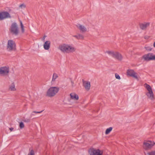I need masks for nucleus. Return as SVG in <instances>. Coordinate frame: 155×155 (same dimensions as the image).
Here are the masks:
<instances>
[{
    "mask_svg": "<svg viewBox=\"0 0 155 155\" xmlns=\"http://www.w3.org/2000/svg\"><path fill=\"white\" fill-rule=\"evenodd\" d=\"M148 155H155V150H152L148 153Z\"/></svg>",
    "mask_w": 155,
    "mask_h": 155,
    "instance_id": "25",
    "label": "nucleus"
},
{
    "mask_svg": "<svg viewBox=\"0 0 155 155\" xmlns=\"http://www.w3.org/2000/svg\"><path fill=\"white\" fill-rule=\"evenodd\" d=\"M9 72V68L8 66H4L0 68V74L4 75H7Z\"/></svg>",
    "mask_w": 155,
    "mask_h": 155,
    "instance_id": "10",
    "label": "nucleus"
},
{
    "mask_svg": "<svg viewBox=\"0 0 155 155\" xmlns=\"http://www.w3.org/2000/svg\"><path fill=\"white\" fill-rule=\"evenodd\" d=\"M73 37H74L78 39H83L84 38V37L83 35L80 34H78L77 35H74Z\"/></svg>",
    "mask_w": 155,
    "mask_h": 155,
    "instance_id": "19",
    "label": "nucleus"
},
{
    "mask_svg": "<svg viewBox=\"0 0 155 155\" xmlns=\"http://www.w3.org/2000/svg\"><path fill=\"white\" fill-rule=\"evenodd\" d=\"M58 75L55 73L53 74V78L52 80V81L54 82L55 81L56 79L58 78Z\"/></svg>",
    "mask_w": 155,
    "mask_h": 155,
    "instance_id": "21",
    "label": "nucleus"
},
{
    "mask_svg": "<svg viewBox=\"0 0 155 155\" xmlns=\"http://www.w3.org/2000/svg\"><path fill=\"white\" fill-rule=\"evenodd\" d=\"M144 86L146 89L145 94L147 98L151 100H153L155 98L152 87L149 84L145 83Z\"/></svg>",
    "mask_w": 155,
    "mask_h": 155,
    "instance_id": "2",
    "label": "nucleus"
},
{
    "mask_svg": "<svg viewBox=\"0 0 155 155\" xmlns=\"http://www.w3.org/2000/svg\"><path fill=\"white\" fill-rule=\"evenodd\" d=\"M9 130H10L11 131H12L13 130V128H9Z\"/></svg>",
    "mask_w": 155,
    "mask_h": 155,
    "instance_id": "33",
    "label": "nucleus"
},
{
    "mask_svg": "<svg viewBox=\"0 0 155 155\" xmlns=\"http://www.w3.org/2000/svg\"><path fill=\"white\" fill-rule=\"evenodd\" d=\"M115 76L116 78L117 79H118V80H120V76L118 74H115Z\"/></svg>",
    "mask_w": 155,
    "mask_h": 155,
    "instance_id": "29",
    "label": "nucleus"
},
{
    "mask_svg": "<svg viewBox=\"0 0 155 155\" xmlns=\"http://www.w3.org/2000/svg\"><path fill=\"white\" fill-rule=\"evenodd\" d=\"M59 88L58 87H50L46 92V95L50 97H52L58 92Z\"/></svg>",
    "mask_w": 155,
    "mask_h": 155,
    "instance_id": "4",
    "label": "nucleus"
},
{
    "mask_svg": "<svg viewBox=\"0 0 155 155\" xmlns=\"http://www.w3.org/2000/svg\"><path fill=\"white\" fill-rule=\"evenodd\" d=\"M28 155H35L34 151L33 150H31Z\"/></svg>",
    "mask_w": 155,
    "mask_h": 155,
    "instance_id": "26",
    "label": "nucleus"
},
{
    "mask_svg": "<svg viewBox=\"0 0 155 155\" xmlns=\"http://www.w3.org/2000/svg\"><path fill=\"white\" fill-rule=\"evenodd\" d=\"M19 127L21 129H22L24 127V125L23 122H21L20 123Z\"/></svg>",
    "mask_w": 155,
    "mask_h": 155,
    "instance_id": "28",
    "label": "nucleus"
},
{
    "mask_svg": "<svg viewBox=\"0 0 155 155\" xmlns=\"http://www.w3.org/2000/svg\"><path fill=\"white\" fill-rule=\"evenodd\" d=\"M83 85L85 89L87 91L89 90L91 87V84L90 82L87 81H83Z\"/></svg>",
    "mask_w": 155,
    "mask_h": 155,
    "instance_id": "16",
    "label": "nucleus"
},
{
    "mask_svg": "<svg viewBox=\"0 0 155 155\" xmlns=\"http://www.w3.org/2000/svg\"><path fill=\"white\" fill-rule=\"evenodd\" d=\"M58 49L62 53L66 54L73 53L76 50V48L73 45L66 43L60 45Z\"/></svg>",
    "mask_w": 155,
    "mask_h": 155,
    "instance_id": "1",
    "label": "nucleus"
},
{
    "mask_svg": "<svg viewBox=\"0 0 155 155\" xmlns=\"http://www.w3.org/2000/svg\"><path fill=\"white\" fill-rule=\"evenodd\" d=\"M6 49L8 51H15L16 50V46L15 42L12 39L8 40L6 45Z\"/></svg>",
    "mask_w": 155,
    "mask_h": 155,
    "instance_id": "3",
    "label": "nucleus"
},
{
    "mask_svg": "<svg viewBox=\"0 0 155 155\" xmlns=\"http://www.w3.org/2000/svg\"><path fill=\"white\" fill-rule=\"evenodd\" d=\"M42 112V111H33V113H41Z\"/></svg>",
    "mask_w": 155,
    "mask_h": 155,
    "instance_id": "30",
    "label": "nucleus"
},
{
    "mask_svg": "<svg viewBox=\"0 0 155 155\" xmlns=\"http://www.w3.org/2000/svg\"><path fill=\"white\" fill-rule=\"evenodd\" d=\"M153 46L155 48V41L153 43Z\"/></svg>",
    "mask_w": 155,
    "mask_h": 155,
    "instance_id": "34",
    "label": "nucleus"
},
{
    "mask_svg": "<svg viewBox=\"0 0 155 155\" xmlns=\"http://www.w3.org/2000/svg\"><path fill=\"white\" fill-rule=\"evenodd\" d=\"M51 44V42L50 41H45L43 45L44 49L46 50H49L50 48Z\"/></svg>",
    "mask_w": 155,
    "mask_h": 155,
    "instance_id": "15",
    "label": "nucleus"
},
{
    "mask_svg": "<svg viewBox=\"0 0 155 155\" xmlns=\"http://www.w3.org/2000/svg\"><path fill=\"white\" fill-rule=\"evenodd\" d=\"M149 37H148V36H145V37H144V38H145V39H149Z\"/></svg>",
    "mask_w": 155,
    "mask_h": 155,
    "instance_id": "32",
    "label": "nucleus"
},
{
    "mask_svg": "<svg viewBox=\"0 0 155 155\" xmlns=\"http://www.w3.org/2000/svg\"><path fill=\"white\" fill-rule=\"evenodd\" d=\"M2 20L4 19L10 18L11 15L9 13L6 11L0 12Z\"/></svg>",
    "mask_w": 155,
    "mask_h": 155,
    "instance_id": "11",
    "label": "nucleus"
},
{
    "mask_svg": "<svg viewBox=\"0 0 155 155\" xmlns=\"http://www.w3.org/2000/svg\"><path fill=\"white\" fill-rule=\"evenodd\" d=\"M76 26L79 31L82 32H85L87 31V28L84 25L78 24L76 25Z\"/></svg>",
    "mask_w": 155,
    "mask_h": 155,
    "instance_id": "13",
    "label": "nucleus"
},
{
    "mask_svg": "<svg viewBox=\"0 0 155 155\" xmlns=\"http://www.w3.org/2000/svg\"><path fill=\"white\" fill-rule=\"evenodd\" d=\"M9 90L10 91H15L16 90V89L15 87V85L14 82L12 83L9 85Z\"/></svg>",
    "mask_w": 155,
    "mask_h": 155,
    "instance_id": "18",
    "label": "nucleus"
},
{
    "mask_svg": "<svg viewBox=\"0 0 155 155\" xmlns=\"http://www.w3.org/2000/svg\"><path fill=\"white\" fill-rule=\"evenodd\" d=\"M46 37V35H44V36L43 37V38L42 40L43 41H44Z\"/></svg>",
    "mask_w": 155,
    "mask_h": 155,
    "instance_id": "31",
    "label": "nucleus"
},
{
    "mask_svg": "<svg viewBox=\"0 0 155 155\" xmlns=\"http://www.w3.org/2000/svg\"><path fill=\"white\" fill-rule=\"evenodd\" d=\"M21 27V31L22 33H24L25 31V30L24 28V26L21 21H20Z\"/></svg>",
    "mask_w": 155,
    "mask_h": 155,
    "instance_id": "23",
    "label": "nucleus"
},
{
    "mask_svg": "<svg viewBox=\"0 0 155 155\" xmlns=\"http://www.w3.org/2000/svg\"><path fill=\"white\" fill-rule=\"evenodd\" d=\"M10 30L11 32L14 34L17 35L18 34L19 30L16 23L14 22L12 24Z\"/></svg>",
    "mask_w": 155,
    "mask_h": 155,
    "instance_id": "8",
    "label": "nucleus"
},
{
    "mask_svg": "<svg viewBox=\"0 0 155 155\" xmlns=\"http://www.w3.org/2000/svg\"><path fill=\"white\" fill-rule=\"evenodd\" d=\"M114 52V51L112 50H107L106 51L105 53L113 57Z\"/></svg>",
    "mask_w": 155,
    "mask_h": 155,
    "instance_id": "20",
    "label": "nucleus"
},
{
    "mask_svg": "<svg viewBox=\"0 0 155 155\" xmlns=\"http://www.w3.org/2000/svg\"><path fill=\"white\" fill-rule=\"evenodd\" d=\"M150 23L149 22H144L139 24L140 29L142 30H146L147 28L150 25Z\"/></svg>",
    "mask_w": 155,
    "mask_h": 155,
    "instance_id": "12",
    "label": "nucleus"
},
{
    "mask_svg": "<svg viewBox=\"0 0 155 155\" xmlns=\"http://www.w3.org/2000/svg\"><path fill=\"white\" fill-rule=\"evenodd\" d=\"M155 143L151 141H145L143 143V147L145 150H148L151 148Z\"/></svg>",
    "mask_w": 155,
    "mask_h": 155,
    "instance_id": "6",
    "label": "nucleus"
},
{
    "mask_svg": "<svg viewBox=\"0 0 155 155\" xmlns=\"http://www.w3.org/2000/svg\"><path fill=\"white\" fill-rule=\"evenodd\" d=\"M127 75L132 77L137 80H139V76L133 70L128 69L127 71Z\"/></svg>",
    "mask_w": 155,
    "mask_h": 155,
    "instance_id": "7",
    "label": "nucleus"
},
{
    "mask_svg": "<svg viewBox=\"0 0 155 155\" xmlns=\"http://www.w3.org/2000/svg\"><path fill=\"white\" fill-rule=\"evenodd\" d=\"M145 48L146 50L148 51H151L152 49L150 47H145Z\"/></svg>",
    "mask_w": 155,
    "mask_h": 155,
    "instance_id": "27",
    "label": "nucleus"
},
{
    "mask_svg": "<svg viewBox=\"0 0 155 155\" xmlns=\"http://www.w3.org/2000/svg\"><path fill=\"white\" fill-rule=\"evenodd\" d=\"M26 7V5L25 4H22L19 5V7L21 8H24Z\"/></svg>",
    "mask_w": 155,
    "mask_h": 155,
    "instance_id": "24",
    "label": "nucleus"
},
{
    "mask_svg": "<svg viewBox=\"0 0 155 155\" xmlns=\"http://www.w3.org/2000/svg\"><path fill=\"white\" fill-rule=\"evenodd\" d=\"M71 98L74 100H78L79 99L78 96L75 93H71L70 94Z\"/></svg>",
    "mask_w": 155,
    "mask_h": 155,
    "instance_id": "17",
    "label": "nucleus"
},
{
    "mask_svg": "<svg viewBox=\"0 0 155 155\" xmlns=\"http://www.w3.org/2000/svg\"><path fill=\"white\" fill-rule=\"evenodd\" d=\"M89 153L90 155H104L103 150L94 148L90 149Z\"/></svg>",
    "mask_w": 155,
    "mask_h": 155,
    "instance_id": "5",
    "label": "nucleus"
},
{
    "mask_svg": "<svg viewBox=\"0 0 155 155\" xmlns=\"http://www.w3.org/2000/svg\"><path fill=\"white\" fill-rule=\"evenodd\" d=\"M113 128L112 127H110L107 129L106 130L105 134H108L112 130Z\"/></svg>",
    "mask_w": 155,
    "mask_h": 155,
    "instance_id": "22",
    "label": "nucleus"
},
{
    "mask_svg": "<svg viewBox=\"0 0 155 155\" xmlns=\"http://www.w3.org/2000/svg\"><path fill=\"white\" fill-rule=\"evenodd\" d=\"M113 58L119 60H121L123 58L121 54L117 51H115Z\"/></svg>",
    "mask_w": 155,
    "mask_h": 155,
    "instance_id": "14",
    "label": "nucleus"
},
{
    "mask_svg": "<svg viewBox=\"0 0 155 155\" xmlns=\"http://www.w3.org/2000/svg\"><path fill=\"white\" fill-rule=\"evenodd\" d=\"M143 58L147 61L155 60V55L151 53H150L144 55L143 57Z\"/></svg>",
    "mask_w": 155,
    "mask_h": 155,
    "instance_id": "9",
    "label": "nucleus"
}]
</instances>
